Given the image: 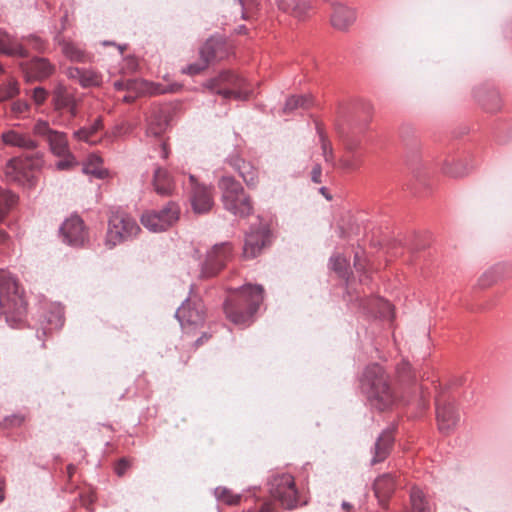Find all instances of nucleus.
<instances>
[{
  "label": "nucleus",
  "instance_id": "nucleus-1",
  "mask_svg": "<svg viewBox=\"0 0 512 512\" xmlns=\"http://www.w3.org/2000/svg\"><path fill=\"white\" fill-rule=\"evenodd\" d=\"M263 294L261 285L247 284L234 289L224 302L227 319L235 325H250L263 302Z\"/></svg>",
  "mask_w": 512,
  "mask_h": 512
},
{
  "label": "nucleus",
  "instance_id": "nucleus-2",
  "mask_svg": "<svg viewBox=\"0 0 512 512\" xmlns=\"http://www.w3.org/2000/svg\"><path fill=\"white\" fill-rule=\"evenodd\" d=\"M26 300L17 280L10 272L0 269V315L11 327L20 324L26 314Z\"/></svg>",
  "mask_w": 512,
  "mask_h": 512
},
{
  "label": "nucleus",
  "instance_id": "nucleus-3",
  "mask_svg": "<svg viewBox=\"0 0 512 512\" xmlns=\"http://www.w3.org/2000/svg\"><path fill=\"white\" fill-rule=\"evenodd\" d=\"M361 390L370 404L379 410L388 408L393 402V394L386 374L378 364L366 367L361 378Z\"/></svg>",
  "mask_w": 512,
  "mask_h": 512
},
{
  "label": "nucleus",
  "instance_id": "nucleus-4",
  "mask_svg": "<svg viewBox=\"0 0 512 512\" xmlns=\"http://www.w3.org/2000/svg\"><path fill=\"white\" fill-rule=\"evenodd\" d=\"M218 186L222 191V203L225 210L240 218L252 214L253 205L250 197L245 194L242 185L233 177H221Z\"/></svg>",
  "mask_w": 512,
  "mask_h": 512
},
{
  "label": "nucleus",
  "instance_id": "nucleus-5",
  "mask_svg": "<svg viewBox=\"0 0 512 512\" xmlns=\"http://www.w3.org/2000/svg\"><path fill=\"white\" fill-rule=\"evenodd\" d=\"M206 86L225 99L233 97L237 100H247L252 93L246 80L230 71L220 73L217 78L209 80Z\"/></svg>",
  "mask_w": 512,
  "mask_h": 512
},
{
  "label": "nucleus",
  "instance_id": "nucleus-6",
  "mask_svg": "<svg viewBox=\"0 0 512 512\" xmlns=\"http://www.w3.org/2000/svg\"><path fill=\"white\" fill-rule=\"evenodd\" d=\"M140 231L136 220L125 213H113L109 218L106 234V246L113 248L117 244L130 240Z\"/></svg>",
  "mask_w": 512,
  "mask_h": 512
},
{
  "label": "nucleus",
  "instance_id": "nucleus-7",
  "mask_svg": "<svg viewBox=\"0 0 512 512\" xmlns=\"http://www.w3.org/2000/svg\"><path fill=\"white\" fill-rule=\"evenodd\" d=\"M268 485L271 497L277 500L282 507L286 509L297 507L298 492L294 478L290 474L275 475L270 479Z\"/></svg>",
  "mask_w": 512,
  "mask_h": 512
},
{
  "label": "nucleus",
  "instance_id": "nucleus-8",
  "mask_svg": "<svg viewBox=\"0 0 512 512\" xmlns=\"http://www.w3.org/2000/svg\"><path fill=\"white\" fill-rule=\"evenodd\" d=\"M232 257V247L228 242L215 244L206 254V259L201 263L200 279L215 277Z\"/></svg>",
  "mask_w": 512,
  "mask_h": 512
},
{
  "label": "nucleus",
  "instance_id": "nucleus-9",
  "mask_svg": "<svg viewBox=\"0 0 512 512\" xmlns=\"http://www.w3.org/2000/svg\"><path fill=\"white\" fill-rule=\"evenodd\" d=\"M179 218V207L169 202L159 211H148L141 217L142 225L151 232H161L168 229Z\"/></svg>",
  "mask_w": 512,
  "mask_h": 512
},
{
  "label": "nucleus",
  "instance_id": "nucleus-10",
  "mask_svg": "<svg viewBox=\"0 0 512 512\" xmlns=\"http://www.w3.org/2000/svg\"><path fill=\"white\" fill-rule=\"evenodd\" d=\"M33 133L48 142L50 150L54 155L62 156L68 153L69 145L66 134L50 128L47 121L37 120L33 127Z\"/></svg>",
  "mask_w": 512,
  "mask_h": 512
},
{
  "label": "nucleus",
  "instance_id": "nucleus-11",
  "mask_svg": "<svg viewBox=\"0 0 512 512\" xmlns=\"http://www.w3.org/2000/svg\"><path fill=\"white\" fill-rule=\"evenodd\" d=\"M269 241L270 230L266 225L259 224L251 226L250 231L245 237L243 256L246 259L257 257Z\"/></svg>",
  "mask_w": 512,
  "mask_h": 512
},
{
  "label": "nucleus",
  "instance_id": "nucleus-12",
  "mask_svg": "<svg viewBox=\"0 0 512 512\" xmlns=\"http://www.w3.org/2000/svg\"><path fill=\"white\" fill-rule=\"evenodd\" d=\"M64 243L73 247H82L87 241V231L83 220L75 215L66 219L59 228Z\"/></svg>",
  "mask_w": 512,
  "mask_h": 512
},
{
  "label": "nucleus",
  "instance_id": "nucleus-13",
  "mask_svg": "<svg viewBox=\"0 0 512 512\" xmlns=\"http://www.w3.org/2000/svg\"><path fill=\"white\" fill-rule=\"evenodd\" d=\"M175 317L183 328L202 325L205 321V310L201 301L186 299L177 309Z\"/></svg>",
  "mask_w": 512,
  "mask_h": 512
},
{
  "label": "nucleus",
  "instance_id": "nucleus-14",
  "mask_svg": "<svg viewBox=\"0 0 512 512\" xmlns=\"http://www.w3.org/2000/svg\"><path fill=\"white\" fill-rule=\"evenodd\" d=\"M191 186V205L197 214H204L211 210L214 201L211 188L197 183L195 176H189Z\"/></svg>",
  "mask_w": 512,
  "mask_h": 512
},
{
  "label": "nucleus",
  "instance_id": "nucleus-15",
  "mask_svg": "<svg viewBox=\"0 0 512 512\" xmlns=\"http://www.w3.org/2000/svg\"><path fill=\"white\" fill-rule=\"evenodd\" d=\"M1 140L6 146L19 148L24 151H33L39 146L38 142L28 133L21 132L15 128L3 131Z\"/></svg>",
  "mask_w": 512,
  "mask_h": 512
},
{
  "label": "nucleus",
  "instance_id": "nucleus-16",
  "mask_svg": "<svg viewBox=\"0 0 512 512\" xmlns=\"http://www.w3.org/2000/svg\"><path fill=\"white\" fill-rule=\"evenodd\" d=\"M65 74L69 79L78 82L83 88L97 87L102 83V75L93 69L68 67Z\"/></svg>",
  "mask_w": 512,
  "mask_h": 512
},
{
  "label": "nucleus",
  "instance_id": "nucleus-17",
  "mask_svg": "<svg viewBox=\"0 0 512 512\" xmlns=\"http://www.w3.org/2000/svg\"><path fill=\"white\" fill-rule=\"evenodd\" d=\"M395 488V476L391 473H385L375 479L373 490L379 505L386 507L390 497L395 491Z\"/></svg>",
  "mask_w": 512,
  "mask_h": 512
},
{
  "label": "nucleus",
  "instance_id": "nucleus-18",
  "mask_svg": "<svg viewBox=\"0 0 512 512\" xmlns=\"http://www.w3.org/2000/svg\"><path fill=\"white\" fill-rule=\"evenodd\" d=\"M474 98L482 109L488 113H495L501 108V99L497 91L488 87H477Z\"/></svg>",
  "mask_w": 512,
  "mask_h": 512
},
{
  "label": "nucleus",
  "instance_id": "nucleus-19",
  "mask_svg": "<svg viewBox=\"0 0 512 512\" xmlns=\"http://www.w3.org/2000/svg\"><path fill=\"white\" fill-rule=\"evenodd\" d=\"M394 443L393 431L391 429L384 430L377 438L374 448L373 457L371 458V465H375L384 461L390 454L392 445Z\"/></svg>",
  "mask_w": 512,
  "mask_h": 512
},
{
  "label": "nucleus",
  "instance_id": "nucleus-20",
  "mask_svg": "<svg viewBox=\"0 0 512 512\" xmlns=\"http://www.w3.org/2000/svg\"><path fill=\"white\" fill-rule=\"evenodd\" d=\"M25 71L29 79L41 81L55 72V66L47 58L35 57L27 64Z\"/></svg>",
  "mask_w": 512,
  "mask_h": 512
},
{
  "label": "nucleus",
  "instance_id": "nucleus-21",
  "mask_svg": "<svg viewBox=\"0 0 512 512\" xmlns=\"http://www.w3.org/2000/svg\"><path fill=\"white\" fill-rule=\"evenodd\" d=\"M0 54L13 57L26 58L28 50L14 36L0 30Z\"/></svg>",
  "mask_w": 512,
  "mask_h": 512
},
{
  "label": "nucleus",
  "instance_id": "nucleus-22",
  "mask_svg": "<svg viewBox=\"0 0 512 512\" xmlns=\"http://www.w3.org/2000/svg\"><path fill=\"white\" fill-rule=\"evenodd\" d=\"M362 305L364 309L375 316H379L387 320H392L394 317L393 306L389 301L383 298H371L365 300Z\"/></svg>",
  "mask_w": 512,
  "mask_h": 512
},
{
  "label": "nucleus",
  "instance_id": "nucleus-23",
  "mask_svg": "<svg viewBox=\"0 0 512 512\" xmlns=\"http://www.w3.org/2000/svg\"><path fill=\"white\" fill-rule=\"evenodd\" d=\"M355 19L356 13L353 9L343 5H337L331 16V23L333 27L338 30H346L354 23Z\"/></svg>",
  "mask_w": 512,
  "mask_h": 512
},
{
  "label": "nucleus",
  "instance_id": "nucleus-24",
  "mask_svg": "<svg viewBox=\"0 0 512 512\" xmlns=\"http://www.w3.org/2000/svg\"><path fill=\"white\" fill-rule=\"evenodd\" d=\"M229 164L239 173L244 182L248 186H255L257 182V171L256 169L245 160L238 156H232L229 159Z\"/></svg>",
  "mask_w": 512,
  "mask_h": 512
},
{
  "label": "nucleus",
  "instance_id": "nucleus-25",
  "mask_svg": "<svg viewBox=\"0 0 512 512\" xmlns=\"http://www.w3.org/2000/svg\"><path fill=\"white\" fill-rule=\"evenodd\" d=\"M153 186L159 195L168 196L174 189V181L166 169L157 167L153 174Z\"/></svg>",
  "mask_w": 512,
  "mask_h": 512
},
{
  "label": "nucleus",
  "instance_id": "nucleus-26",
  "mask_svg": "<svg viewBox=\"0 0 512 512\" xmlns=\"http://www.w3.org/2000/svg\"><path fill=\"white\" fill-rule=\"evenodd\" d=\"M278 9L290 14L297 19H303L310 9V5L304 0H274Z\"/></svg>",
  "mask_w": 512,
  "mask_h": 512
},
{
  "label": "nucleus",
  "instance_id": "nucleus-27",
  "mask_svg": "<svg viewBox=\"0 0 512 512\" xmlns=\"http://www.w3.org/2000/svg\"><path fill=\"white\" fill-rule=\"evenodd\" d=\"M224 42L220 39L211 37L203 46L200 48V57L210 64L214 60L222 59L224 56L223 52Z\"/></svg>",
  "mask_w": 512,
  "mask_h": 512
},
{
  "label": "nucleus",
  "instance_id": "nucleus-28",
  "mask_svg": "<svg viewBox=\"0 0 512 512\" xmlns=\"http://www.w3.org/2000/svg\"><path fill=\"white\" fill-rule=\"evenodd\" d=\"M55 41L61 46L63 55L72 62L85 63L88 56L83 49L71 41L61 40L59 35L55 37Z\"/></svg>",
  "mask_w": 512,
  "mask_h": 512
},
{
  "label": "nucleus",
  "instance_id": "nucleus-29",
  "mask_svg": "<svg viewBox=\"0 0 512 512\" xmlns=\"http://www.w3.org/2000/svg\"><path fill=\"white\" fill-rule=\"evenodd\" d=\"M3 173L7 181L22 183L27 178L23 171V162L19 158H13L7 161L3 168Z\"/></svg>",
  "mask_w": 512,
  "mask_h": 512
},
{
  "label": "nucleus",
  "instance_id": "nucleus-30",
  "mask_svg": "<svg viewBox=\"0 0 512 512\" xmlns=\"http://www.w3.org/2000/svg\"><path fill=\"white\" fill-rule=\"evenodd\" d=\"M101 163V158L95 154H92L83 164L82 171L84 174L92 175L97 179H104L108 175V171L101 166Z\"/></svg>",
  "mask_w": 512,
  "mask_h": 512
},
{
  "label": "nucleus",
  "instance_id": "nucleus-31",
  "mask_svg": "<svg viewBox=\"0 0 512 512\" xmlns=\"http://www.w3.org/2000/svg\"><path fill=\"white\" fill-rule=\"evenodd\" d=\"M411 508L406 512H430L424 493L419 488H412L410 493Z\"/></svg>",
  "mask_w": 512,
  "mask_h": 512
},
{
  "label": "nucleus",
  "instance_id": "nucleus-32",
  "mask_svg": "<svg viewBox=\"0 0 512 512\" xmlns=\"http://www.w3.org/2000/svg\"><path fill=\"white\" fill-rule=\"evenodd\" d=\"M214 495L219 502L230 506L237 505L241 501L240 494L233 493L230 489L222 486L215 488Z\"/></svg>",
  "mask_w": 512,
  "mask_h": 512
},
{
  "label": "nucleus",
  "instance_id": "nucleus-33",
  "mask_svg": "<svg viewBox=\"0 0 512 512\" xmlns=\"http://www.w3.org/2000/svg\"><path fill=\"white\" fill-rule=\"evenodd\" d=\"M102 119L98 117L94 120V122L88 126L80 128L79 130L74 132V137L78 140H82L85 142H91L90 138L102 128Z\"/></svg>",
  "mask_w": 512,
  "mask_h": 512
},
{
  "label": "nucleus",
  "instance_id": "nucleus-34",
  "mask_svg": "<svg viewBox=\"0 0 512 512\" xmlns=\"http://www.w3.org/2000/svg\"><path fill=\"white\" fill-rule=\"evenodd\" d=\"M75 97L69 93L64 87H58L54 92V105L57 110L65 109L67 106H72V101Z\"/></svg>",
  "mask_w": 512,
  "mask_h": 512
},
{
  "label": "nucleus",
  "instance_id": "nucleus-35",
  "mask_svg": "<svg viewBox=\"0 0 512 512\" xmlns=\"http://www.w3.org/2000/svg\"><path fill=\"white\" fill-rule=\"evenodd\" d=\"M16 199L14 194L0 187V222L3 221L8 211L16 203Z\"/></svg>",
  "mask_w": 512,
  "mask_h": 512
},
{
  "label": "nucleus",
  "instance_id": "nucleus-36",
  "mask_svg": "<svg viewBox=\"0 0 512 512\" xmlns=\"http://www.w3.org/2000/svg\"><path fill=\"white\" fill-rule=\"evenodd\" d=\"M168 125V122L166 119L153 115V117L150 119L146 134L147 136L151 137H159L165 130Z\"/></svg>",
  "mask_w": 512,
  "mask_h": 512
},
{
  "label": "nucleus",
  "instance_id": "nucleus-37",
  "mask_svg": "<svg viewBox=\"0 0 512 512\" xmlns=\"http://www.w3.org/2000/svg\"><path fill=\"white\" fill-rule=\"evenodd\" d=\"M20 93L19 83L15 79H10L0 86V102L13 99Z\"/></svg>",
  "mask_w": 512,
  "mask_h": 512
},
{
  "label": "nucleus",
  "instance_id": "nucleus-38",
  "mask_svg": "<svg viewBox=\"0 0 512 512\" xmlns=\"http://www.w3.org/2000/svg\"><path fill=\"white\" fill-rule=\"evenodd\" d=\"M309 104L310 98L307 96H291L286 100L283 111L289 113L298 108H307Z\"/></svg>",
  "mask_w": 512,
  "mask_h": 512
},
{
  "label": "nucleus",
  "instance_id": "nucleus-39",
  "mask_svg": "<svg viewBox=\"0 0 512 512\" xmlns=\"http://www.w3.org/2000/svg\"><path fill=\"white\" fill-rule=\"evenodd\" d=\"M30 105L24 100H17L10 104L7 115L11 118L20 119L25 117V114L29 111Z\"/></svg>",
  "mask_w": 512,
  "mask_h": 512
},
{
  "label": "nucleus",
  "instance_id": "nucleus-40",
  "mask_svg": "<svg viewBox=\"0 0 512 512\" xmlns=\"http://www.w3.org/2000/svg\"><path fill=\"white\" fill-rule=\"evenodd\" d=\"M318 133H319L321 150H322V155L324 157V160L326 163L334 166L335 162H334V152H333L332 144L327 139V137L320 131L319 128H318Z\"/></svg>",
  "mask_w": 512,
  "mask_h": 512
},
{
  "label": "nucleus",
  "instance_id": "nucleus-41",
  "mask_svg": "<svg viewBox=\"0 0 512 512\" xmlns=\"http://www.w3.org/2000/svg\"><path fill=\"white\" fill-rule=\"evenodd\" d=\"M330 266L339 276L346 277L348 275V262L344 256L340 254L332 256Z\"/></svg>",
  "mask_w": 512,
  "mask_h": 512
},
{
  "label": "nucleus",
  "instance_id": "nucleus-42",
  "mask_svg": "<svg viewBox=\"0 0 512 512\" xmlns=\"http://www.w3.org/2000/svg\"><path fill=\"white\" fill-rule=\"evenodd\" d=\"M436 418L439 430L446 434L448 432V412L445 405H441L439 402L436 407Z\"/></svg>",
  "mask_w": 512,
  "mask_h": 512
},
{
  "label": "nucleus",
  "instance_id": "nucleus-43",
  "mask_svg": "<svg viewBox=\"0 0 512 512\" xmlns=\"http://www.w3.org/2000/svg\"><path fill=\"white\" fill-rule=\"evenodd\" d=\"M22 40L27 42L32 49L40 53L45 52L48 46L47 42L36 34H30L22 37Z\"/></svg>",
  "mask_w": 512,
  "mask_h": 512
},
{
  "label": "nucleus",
  "instance_id": "nucleus-44",
  "mask_svg": "<svg viewBox=\"0 0 512 512\" xmlns=\"http://www.w3.org/2000/svg\"><path fill=\"white\" fill-rule=\"evenodd\" d=\"M208 66L209 64L207 63V61L200 57L199 61L192 63L188 65L186 68H184L183 73L189 75H197L204 71Z\"/></svg>",
  "mask_w": 512,
  "mask_h": 512
},
{
  "label": "nucleus",
  "instance_id": "nucleus-45",
  "mask_svg": "<svg viewBox=\"0 0 512 512\" xmlns=\"http://www.w3.org/2000/svg\"><path fill=\"white\" fill-rule=\"evenodd\" d=\"M61 157H63V159L59 160L55 164L58 170H69L76 164V159L70 151H68L67 154L62 155Z\"/></svg>",
  "mask_w": 512,
  "mask_h": 512
},
{
  "label": "nucleus",
  "instance_id": "nucleus-46",
  "mask_svg": "<svg viewBox=\"0 0 512 512\" xmlns=\"http://www.w3.org/2000/svg\"><path fill=\"white\" fill-rule=\"evenodd\" d=\"M497 280V276L495 275L493 270H488L485 273L481 275V277L478 280V284L482 288H487L491 286L493 283H495Z\"/></svg>",
  "mask_w": 512,
  "mask_h": 512
},
{
  "label": "nucleus",
  "instance_id": "nucleus-47",
  "mask_svg": "<svg viewBox=\"0 0 512 512\" xmlns=\"http://www.w3.org/2000/svg\"><path fill=\"white\" fill-rule=\"evenodd\" d=\"M47 95L48 93L43 87H36L33 89L32 98L36 104L41 105L45 102Z\"/></svg>",
  "mask_w": 512,
  "mask_h": 512
},
{
  "label": "nucleus",
  "instance_id": "nucleus-48",
  "mask_svg": "<svg viewBox=\"0 0 512 512\" xmlns=\"http://www.w3.org/2000/svg\"><path fill=\"white\" fill-rule=\"evenodd\" d=\"M241 7V18L247 19V11L250 9L252 5H254V0H237Z\"/></svg>",
  "mask_w": 512,
  "mask_h": 512
},
{
  "label": "nucleus",
  "instance_id": "nucleus-49",
  "mask_svg": "<svg viewBox=\"0 0 512 512\" xmlns=\"http://www.w3.org/2000/svg\"><path fill=\"white\" fill-rule=\"evenodd\" d=\"M128 468H129V462L126 459L122 458L117 463V465L115 467V472L118 476H123Z\"/></svg>",
  "mask_w": 512,
  "mask_h": 512
},
{
  "label": "nucleus",
  "instance_id": "nucleus-50",
  "mask_svg": "<svg viewBox=\"0 0 512 512\" xmlns=\"http://www.w3.org/2000/svg\"><path fill=\"white\" fill-rule=\"evenodd\" d=\"M321 174H322V168L320 164H316L311 172V179L314 183H321Z\"/></svg>",
  "mask_w": 512,
  "mask_h": 512
},
{
  "label": "nucleus",
  "instance_id": "nucleus-51",
  "mask_svg": "<svg viewBox=\"0 0 512 512\" xmlns=\"http://www.w3.org/2000/svg\"><path fill=\"white\" fill-rule=\"evenodd\" d=\"M273 505L268 502H263L261 505L254 510L248 509V512H272L273 511Z\"/></svg>",
  "mask_w": 512,
  "mask_h": 512
},
{
  "label": "nucleus",
  "instance_id": "nucleus-52",
  "mask_svg": "<svg viewBox=\"0 0 512 512\" xmlns=\"http://www.w3.org/2000/svg\"><path fill=\"white\" fill-rule=\"evenodd\" d=\"M23 420H24L23 417H20V416H17V415H12V416H9V417L5 418V422L9 426L20 425L23 422Z\"/></svg>",
  "mask_w": 512,
  "mask_h": 512
},
{
  "label": "nucleus",
  "instance_id": "nucleus-53",
  "mask_svg": "<svg viewBox=\"0 0 512 512\" xmlns=\"http://www.w3.org/2000/svg\"><path fill=\"white\" fill-rule=\"evenodd\" d=\"M339 163H340V166L343 168V169H346V170H353L356 168V165L354 164V162L350 159H346V158H341L339 160Z\"/></svg>",
  "mask_w": 512,
  "mask_h": 512
},
{
  "label": "nucleus",
  "instance_id": "nucleus-54",
  "mask_svg": "<svg viewBox=\"0 0 512 512\" xmlns=\"http://www.w3.org/2000/svg\"><path fill=\"white\" fill-rule=\"evenodd\" d=\"M65 109L68 110V112L71 114L72 117H75L77 115V101H76V99H74L72 101V106H67Z\"/></svg>",
  "mask_w": 512,
  "mask_h": 512
},
{
  "label": "nucleus",
  "instance_id": "nucleus-55",
  "mask_svg": "<svg viewBox=\"0 0 512 512\" xmlns=\"http://www.w3.org/2000/svg\"><path fill=\"white\" fill-rule=\"evenodd\" d=\"M56 317H57L56 326L61 327L63 325V321L64 320H63L62 310L59 307L57 308V315H56Z\"/></svg>",
  "mask_w": 512,
  "mask_h": 512
},
{
  "label": "nucleus",
  "instance_id": "nucleus-56",
  "mask_svg": "<svg viewBox=\"0 0 512 512\" xmlns=\"http://www.w3.org/2000/svg\"><path fill=\"white\" fill-rule=\"evenodd\" d=\"M168 156H169V151H168L167 145H166V143H165V142H163V143L161 144V157H162L163 159H167V158H168Z\"/></svg>",
  "mask_w": 512,
  "mask_h": 512
},
{
  "label": "nucleus",
  "instance_id": "nucleus-57",
  "mask_svg": "<svg viewBox=\"0 0 512 512\" xmlns=\"http://www.w3.org/2000/svg\"><path fill=\"white\" fill-rule=\"evenodd\" d=\"M465 382V377L464 376H460V377H456L455 380H454V385L456 386H462Z\"/></svg>",
  "mask_w": 512,
  "mask_h": 512
},
{
  "label": "nucleus",
  "instance_id": "nucleus-58",
  "mask_svg": "<svg viewBox=\"0 0 512 512\" xmlns=\"http://www.w3.org/2000/svg\"><path fill=\"white\" fill-rule=\"evenodd\" d=\"M341 506H342V508H343L344 510H346L347 512H349V511L352 509V507H353V506H352L349 502H347V501H343V502H342V504H341Z\"/></svg>",
  "mask_w": 512,
  "mask_h": 512
},
{
  "label": "nucleus",
  "instance_id": "nucleus-59",
  "mask_svg": "<svg viewBox=\"0 0 512 512\" xmlns=\"http://www.w3.org/2000/svg\"><path fill=\"white\" fill-rule=\"evenodd\" d=\"M114 87H115L116 90H124L125 89V85L121 81H116L114 83Z\"/></svg>",
  "mask_w": 512,
  "mask_h": 512
},
{
  "label": "nucleus",
  "instance_id": "nucleus-60",
  "mask_svg": "<svg viewBox=\"0 0 512 512\" xmlns=\"http://www.w3.org/2000/svg\"><path fill=\"white\" fill-rule=\"evenodd\" d=\"M319 191L327 200H331V196L327 193L326 187H321Z\"/></svg>",
  "mask_w": 512,
  "mask_h": 512
},
{
  "label": "nucleus",
  "instance_id": "nucleus-61",
  "mask_svg": "<svg viewBox=\"0 0 512 512\" xmlns=\"http://www.w3.org/2000/svg\"><path fill=\"white\" fill-rule=\"evenodd\" d=\"M75 469H76V468H75V466H74V465H72V464L68 465V467H67V472H68L69 477H72V475H73V473H74Z\"/></svg>",
  "mask_w": 512,
  "mask_h": 512
},
{
  "label": "nucleus",
  "instance_id": "nucleus-62",
  "mask_svg": "<svg viewBox=\"0 0 512 512\" xmlns=\"http://www.w3.org/2000/svg\"><path fill=\"white\" fill-rule=\"evenodd\" d=\"M7 239V234L5 231L0 230V244L4 243Z\"/></svg>",
  "mask_w": 512,
  "mask_h": 512
},
{
  "label": "nucleus",
  "instance_id": "nucleus-63",
  "mask_svg": "<svg viewBox=\"0 0 512 512\" xmlns=\"http://www.w3.org/2000/svg\"><path fill=\"white\" fill-rule=\"evenodd\" d=\"M4 500V494L2 489L0 488V503Z\"/></svg>",
  "mask_w": 512,
  "mask_h": 512
},
{
  "label": "nucleus",
  "instance_id": "nucleus-64",
  "mask_svg": "<svg viewBox=\"0 0 512 512\" xmlns=\"http://www.w3.org/2000/svg\"><path fill=\"white\" fill-rule=\"evenodd\" d=\"M347 150L352 152L354 150V146L353 145H347Z\"/></svg>",
  "mask_w": 512,
  "mask_h": 512
}]
</instances>
